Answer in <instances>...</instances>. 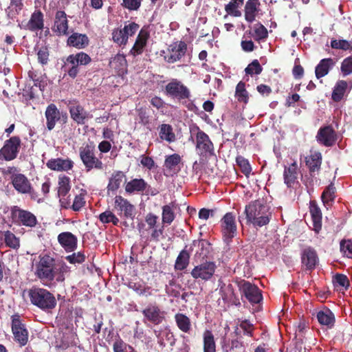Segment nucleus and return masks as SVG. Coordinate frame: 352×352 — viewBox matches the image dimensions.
<instances>
[{
	"mask_svg": "<svg viewBox=\"0 0 352 352\" xmlns=\"http://www.w3.org/2000/svg\"><path fill=\"white\" fill-rule=\"evenodd\" d=\"M246 223L254 228H261L269 224L272 213L270 206L261 200L251 201L245 206Z\"/></svg>",
	"mask_w": 352,
	"mask_h": 352,
	"instance_id": "f257e3e1",
	"label": "nucleus"
},
{
	"mask_svg": "<svg viewBox=\"0 0 352 352\" xmlns=\"http://www.w3.org/2000/svg\"><path fill=\"white\" fill-rule=\"evenodd\" d=\"M91 57L86 53L80 52L75 54L68 56L64 62L63 67L67 74L72 78L77 76L79 72V67L87 65L91 63Z\"/></svg>",
	"mask_w": 352,
	"mask_h": 352,
	"instance_id": "f03ea898",
	"label": "nucleus"
},
{
	"mask_svg": "<svg viewBox=\"0 0 352 352\" xmlns=\"http://www.w3.org/2000/svg\"><path fill=\"white\" fill-rule=\"evenodd\" d=\"M164 93L168 97L178 101L189 100L191 97L190 89L177 78L171 79L166 85Z\"/></svg>",
	"mask_w": 352,
	"mask_h": 352,
	"instance_id": "7ed1b4c3",
	"label": "nucleus"
},
{
	"mask_svg": "<svg viewBox=\"0 0 352 352\" xmlns=\"http://www.w3.org/2000/svg\"><path fill=\"white\" fill-rule=\"evenodd\" d=\"M220 227L223 241L227 244L230 243L237 234L234 214L230 212L226 213L220 221Z\"/></svg>",
	"mask_w": 352,
	"mask_h": 352,
	"instance_id": "20e7f679",
	"label": "nucleus"
},
{
	"mask_svg": "<svg viewBox=\"0 0 352 352\" xmlns=\"http://www.w3.org/2000/svg\"><path fill=\"white\" fill-rule=\"evenodd\" d=\"M94 146L87 144L81 146L79 149V155L87 171L94 168L101 170L103 168V164L101 160L96 157Z\"/></svg>",
	"mask_w": 352,
	"mask_h": 352,
	"instance_id": "39448f33",
	"label": "nucleus"
},
{
	"mask_svg": "<svg viewBox=\"0 0 352 352\" xmlns=\"http://www.w3.org/2000/svg\"><path fill=\"white\" fill-rule=\"evenodd\" d=\"M196 133V149L200 156L207 157L214 155V145L209 136L198 126Z\"/></svg>",
	"mask_w": 352,
	"mask_h": 352,
	"instance_id": "423d86ee",
	"label": "nucleus"
},
{
	"mask_svg": "<svg viewBox=\"0 0 352 352\" xmlns=\"http://www.w3.org/2000/svg\"><path fill=\"white\" fill-rule=\"evenodd\" d=\"M64 263L61 261L55 260L45 255V280H52L57 276L58 281L63 280V270L64 268Z\"/></svg>",
	"mask_w": 352,
	"mask_h": 352,
	"instance_id": "0eeeda50",
	"label": "nucleus"
},
{
	"mask_svg": "<svg viewBox=\"0 0 352 352\" xmlns=\"http://www.w3.org/2000/svg\"><path fill=\"white\" fill-rule=\"evenodd\" d=\"M217 265L213 261L205 262L195 266L190 274L195 279H201L202 280H208L214 275Z\"/></svg>",
	"mask_w": 352,
	"mask_h": 352,
	"instance_id": "6e6552de",
	"label": "nucleus"
},
{
	"mask_svg": "<svg viewBox=\"0 0 352 352\" xmlns=\"http://www.w3.org/2000/svg\"><path fill=\"white\" fill-rule=\"evenodd\" d=\"M21 140L18 136H13L5 142L0 150V155L6 161L14 160L19 151Z\"/></svg>",
	"mask_w": 352,
	"mask_h": 352,
	"instance_id": "1a4fd4ad",
	"label": "nucleus"
},
{
	"mask_svg": "<svg viewBox=\"0 0 352 352\" xmlns=\"http://www.w3.org/2000/svg\"><path fill=\"white\" fill-rule=\"evenodd\" d=\"M167 50L168 54L164 56V60L168 63H174L184 56L187 44L183 41L174 42L169 45Z\"/></svg>",
	"mask_w": 352,
	"mask_h": 352,
	"instance_id": "9d476101",
	"label": "nucleus"
},
{
	"mask_svg": "<svg viewBox=\"0 0 352 352\" xmlns=\"http://www.w3.org/2000/svg\"><path fill=\"white\" fill-rule=\"evenodd\" d=\"M12 331L14 338L21 346H25L28 340V332L25 328L24 324L21 323L19 315L12 316Z\"/></svg>",
	"mask_w": 352,
	"mask_h": 352,
	"instance_id": "9b49d317",
	"label": "nucleus"
},
{
	"mask_svg": "<svg viewBox=\"0 0 352 352\" xmlns=\"http://www.w3.org/2000/svg\"><path fill=\"white\" fill-rule=\"evenodd\" d=\"M240 290L252 305L260 303L263 300V296L258 287L248 281L243 280L241 283Z\"/></svg>",
	"mask_w": 352,
	"mask_h": 352,
	"instance_id": "f8f14e48",
	"label": "nucleus"
},
{
	"mask_svg": "<svg viewBox=\"0 0 352 352\" xmlns=\"http://www.w3.org/2000/svg\"><path fill=\"white\" fill-rule=\"evenodd\" d=\"M316 138L320 144L331 147L337 140V134L331 125H327L319 129Z\"/></svg>",
	"mask_w": 352,
	"mask_h": 352,
	"instance_id": "ddd939ff",
	"label": "nucleus"
},
{
	"mask_svg": "<svg viewBox=\"0 0 352 352\" xmlns=\"http://www.w3.org/2000/svg\"><path fill=\"white\" fill-rule=\"evenodd\" d=\"M28 74L30 78L34 82L30 89V98L34 99L39 98L40 96L43 97V76L41 74H38L36 71L34 69L30 71Z\"/></svg>",
	"mask_w": 352,
	"mask_h": 352,
	"instance_id": "4468645a",
	"label": "nucleus"
},
{
	"mask_svg": "<svg viewBox=\"0 0 352 352\" xmlns=\"http://www.w3.org/2000/svg\"><path fill=\"white\" fill-rule=\"evenodd\" d=\"M114 208L118 214H123L125 219H133L135 206L121 195H116L114 199Z\"/></svg>",
	"mask_w": 352,
	"mask_h": 352,
	"instance_id": "2eb2a0df",
	"label": "nucleus"
},
{
	"mask_svg": "<svg viewBox=\"0 0 352 352\" xmlns=\"http://www.w3.org/2000/svg\"><path fill=\"white\" fill-rule=\"evenodd\" d=\"M322 160V154L319 151L312 152L310 151V154L305 157V164L311 177H315L316 175H318L321 168Z\"/></svg>",
	"mask_w": 352,
	"mask_h": 352,
	"instance_id": "dca6fc26",
	"label": "nucleus"
},
{
	"mask_svg": "<svg viewBox=\"0 0 352 352\" xmlns=\"http://www.w3.org/2000/svg\"><path fill=\"white\" fill-rule=\"evenodd\" d=\"M12 217L17 220L19 223L29 227H33L36 224V217L30 212L21 210L14 206L12 210Z\"/></svg>",
	"mask_w": 352,
	"mask_h": 352,
	"instance_id": "f3484780",
	"label": "nucleus"
},
{
	"mask_svg": "<svg viewBox=\"0 0 352 352\" xmlns=\"http://www.w3.org/2000/svg\"><path fill=\"white\" fill-rule=\"evenodd\" d=\"M69 111L72 119L78 124H84L87 119L92 118V115L76 102L69 103Z\"/></svg>",
	"mask_w": 352,
	"mask_h": 352,
	"instance_id": "a211bd4d",
	"label": "nucleus"
},
{
	"mask_svg": "<svg viewBox=\"0 0 352 352\" xmlns=\"http://www.w3.org/2000/svg\"><path fill=\"white\" fill-rule=\"evenodd\" d=\"M301 262L307 270L311 271L315 269L318 263V257L314 248L307 247L302 251Z\"/></svg>",
	"mask_w": 352,
	"mask_h": 352,
	"instance_id": "6ab92c4d",
	"label": "nucleus"
},
{
	"mask_svg": "<svg viewBox=\"0 0 352 352\" xmlns=\"http://www.w3.org/2000/svg\"><path fill=\"white\" fill-rule=\"evenodd\" d=\"M298 164L294 162L289 166H285L283 172L284 183L287 188H292L296 184H298Z\"/></svg>",
	"mask_w": 352,
	"mask_h": 352,
	"instance_id": "aec40b11",
	"label": "nucleus"
},
{
	"mask_svg": "<svg viewBox=\"0 0 352 352\" xmlns=\"http://www.w3.org/2000/svg\"><path fill=\"white\" fill-rule=\"evenodd\" d=\"M58 241L67 252H72L77 248L78 239L69 232H64L59 234Z\"/></svg>",
	"mask_w": 352,
	"mask_h": 352,
	"instance_id": "412c9836",
	"label": "nucleus"
},
{
	"mask_svg": "<svg viewBox=\"0 0 352 352\" xmlns=\"http://www.w3.org/2000/svg\"><path fill=\"white\" fill-rule=\"evenodd\" d=\"M259 0H248L244 8L245 19L248 23H252L261 11Z\"/></svg>",
	"mask_w": 352,
	"mask_h": 352,
	"instance_id": "4be33fe9",
	"label": "nucleus"
},
{
	"mask_svg": "<svg viewBox=\"0 0 352 352\" xmlns=\"http://www.w3.org/2000/svg\"><path fill=\"white\" fill-rule=\"evenodd\" d=\"M14 189L19 193L26 194L31 191V184L28 179L20 173L11 177Z\"/></svg>",
	"mask_w": 352,
	"mask_h": 352,
	"instance_id": "5701e85b",
	"label": "nucleus"
},
{
	"mask_svg": "<svg viewBox=\"0 0 352 352\" xmlns=\"http://www.w3.org/2000/svg\"><path fill=\"white\" fill-rule=\"evenodd\" d=\"M47 166L53 170L68 171L74 167V162L69 158H56L48 160Z\"/></svg>",
	"mask_w": 352,
	"mask_h": 352,
	"instance_id": "b1692460",
	"label": "nucleus"
},
{
	"mask_svg": "<svg viewBox=\"0 0 352 352\" xmlns=\"http://www.w3.org/2000/svg\"><path fill=\"white\" fill-rule=\"evenodd\" d=\"M53 30L60 35L68 34V21L64 11L58 10L56 12Z\"/></svg>",
	"mask_w": 352,
	"mask_h": 352,
	"instance_id": "393cba45",
	"label": "nucleus"
},
{
	"mask_svg": "<svg viewBox=\"0 0 352 352\" xmlns=\"http://www.w3.org/2000/svg\"><path fill=\"white\" fill-rule=\"evenodd\" d=\"M149 38V33L147 30L144 29H142L137 38L136 41L130 51V53L135 56L137 55H140L143 52V50L146 45L147 41Z\"/></svg>",
	"mask_w": 352,
	"mask_h": 352,
	"instance_id": "a878e982",
	"label": "nucleus"
},
{
	"mask_svg": "<svg viewBox=\"0 0 352 352\" xmlns=\"http://www.w3.org/2000/svg\"><path fill=\"white\" fill-rule=\"evenodd\" d=\"M45 118L47 119V127L48 130H52L56 123L61 120V114L56 106L50 104L45 110Z\"/></svg>",
	"mask_w": 352,
	"mask_h": 352,
	"instance_id": "bb28decb",
	"label": "nucleus"
},
{
	"mask_svg": "<svg viewBox=\"0 0 352 352\" xmlns=\"http://www.w3.org/2000/svg\"><path fill=\"white\" fill-rule=\"evenodd\" d=\"M309 212L313 222V229L316 233H319L322 228V212L316 201H310Z\"/></svg>",
	"mask_w": 352,
	"mask_h": 352,
	"instance_id": "cd10ccee",
	"label": "nucleus"
},
{
	"mask_svg": "<svg viewBox=\"0 0 352 352\" xmlns=\"http://www.w3.org/2000/svg\"><path fill=\"white\" fill-rule=\"evenodd\" d=\"M182 160V157L177 153L166 155L164 163V170L169 174L177 173L180 170L179 165Z\"/></svg>",
	"mask_w": 352,
	"mask_h": 352,
	"instance_id": "c85d7f7f",
	"label": "nucleus"
},
{
	"mask_svg": "<svg viewBox=\"0 0 352 352\" xmlns=\"http://www.w3.org/2000/svg\"><path fill=\"white\" fill-rule=\"evenodd\" d=\"M89 40L86 34L76 32L68 37L67 44L77 49H83L89 45Z\"/></svg>",
	"mask_w": 352,
	"mask_h": 352,
	"instance_id": "c756f323",
	"label": "nucleus"
},
{
	"mask_svg": "<svg viewBox=\"0 0 352 352\" xmlns=\"http://www.w3.org/2000/svg\"><path fill=\"white\" fill-rule=\"evenodd\" d=\"M192 250H193L191 246L188 248V245H186L185 248L179 252L175 263V268L177 270L182 271L188 267L190 257V254Z\"/></svg>",
	"mask_w": 352,
	"mask_h": 352,
	"instance_id": "7c9ffc66",
	"label": "nucleus"
},
{
	"mask_svg": "<svg viewBox=\"0 0 352 352\" xmlns=\"http://www.w3.org/2000/svg\"><path fill=\"white\" fill-rule=\"evenodd\" d=\"M43 28V14L39 10H35L31 15L25 29L34 32L42 30Z\"/></svg>",
	"mask_w": 352,
	"mask_h": 352,
	"instance_id": "2f4dec72",
	"label": "nucleus"
},
{
	"mask_svg": "<svg viewBox=\"0 0 352 352\" xmlns=\"http://www.w3.org/2000/svg\"><path fill=\"white\" fill-rule=\"evenodd\" d=\"M32 303L39 308H44V289L32 287L28 291Z\"/></svg>",
	"mask_w": 352,
	"mask_h": 352,
	"instance_id": "473e14b6",
	"label": "nucleus"
},
{
	"mask_svg": "<svg viewBox=\"0 0 352 352\" xmlns=\"http://www.w3.org/2000/svg\"><path fill=\"white\" fill-rule=\"evenodd\" d=\"M148 184L143 179H133L129 182L125 186V190L129 194H132L135 192H143Z\"/></svg>",
	"mask_w": 352,
	"mask_h": 352,
	"instance_id": "72a5a7b5",
	"label": "nucleus"
},
{
	"mask_svg": "<svg viewBox=\"0 0 352 352\" xmlns=\"http://www.w3.org/2000/svg\"><path fill=\"white\" fill-rule=\"evenodd\" d=\"M334 65V61L332 58H323L322 59L318 65L316 67L315 74L318 79L326 76L331 67Z\"/></svg>",
	"mask_w": 352,
	"mask_h": 352,
	"instance_id": "f704fd0d",
	"label": "nucleus"
},
{
	"mask_svg": "<svg viewBox=\"0 0 352 352\" xmlns=\"http://www.w3.org/2000/svg\"><path fill=\"white\" fill-rule=\"evenodd\" d=\"M211 244L205 239L194 240L191 244V247H197L198 250L196 252V255L204 258L207 257L210 252Z\"/></svg>",
	"mask_w": 352,
	"mask_h": 352,
	"instance_id": "c9c22d12",
	"label": "nucleus"
},
{
	"mask_svg": "<svg viewBox=\"0 0 352 352\" xmlns=\"http://www.w3.org/2000/svg\"><path fill=\"white\" fill-rule=\"evenodd\" d=\"M317 319L322 325L332 327L335 322V316L331 311V309H320L317 313Z\"/></svg>",
	"mask_w": 352,
	"mask_h": 352,
	"instance_id": "e433bc0d",
	"label": "nucleus"
},
{
	"mask_svg": "<svg viewBox=\"0 0 352 352\" xmlns=\"http://www.w3.org/2000/svg\"><path fill=\"white\" fill-rule=\"evenodd\" d=\"M124 177L125 175L122 171H115L109 178V184L107 185L108 191H116L120 187L122 179Z\"/></svg>",
	"mask_w": 352,
	"mask_h": 352,
	"instance_id": "4c0bfd02",
	"label": "nucleus"
},
{
	"mask_svg": "<svg viewBox=\"0 0 352 352\" xmlns=\"http://www.w3.org/2000/svg\"><path fill=\"white\" fill-rule=\"evenodd\" d=\"M245 34L252 36L255 41H260L264 40L268 36L267 28L261 23H258L254 25V32L251 30L246 31Z\"/></svg>",
	"mask_w": 352,
	"mask_h": 352,
	"instance_id": "58836bf2",
	"label": "nucleus"
},
{
	"mask_svg": "<svg viewBox=\"0 0 352 352\" xmlns=\"http://www.w3.org/2000/svg\"><path fill=\"white\" fill-rule=\"evenodd\" d=\"M204 352H216V344L211 331L206 330L203 335Z\"/></svg>",
	"mask_w": 352,
	"mask_h": 352,
	"instance_id": "ea45409f",
	"label": "nucleus"
},
{
	"mask_svg": "<svg viewBox=\"0 0 352 352\" xmlns=\"http://www.w3.org/2000/svg\"><path fill=\"white\" fill-rule=\"evenodd\" d=\"M32 270L38 278H44V256L42 254L33 258Z\"/></svg>",
	"mask_w": 352,
	"mask_h": 352,
	"instance_id": "a19ab883",
	"label": "nucleus"
},
{
	"mask_svg": "<svg viewBox=\"0 0 352 352\" xmlns=\"http://www.w3.org/2000/svg\"><path fill=\"white\" fill-rule=\"evenodd\" d=\"M160 309H143L144 317L151 322L158 324L162 322L164 319V315L161 313Z\"/></svg>",
	"mask_w": 352,
	"mask_h": 352,
	"instance_id": "79ce46f5",
	"label": "nucleus"
},
{
	"mask_svg": "<svg viewBox=\"0 0 352 352\" xmlns=\"http://www.w3.org/2000/svg\"><path fill=\"white\" fill-rule=\"evenodd\" d=\"M244 0H231L225 6V10L227 15H231L235 17L241 16V12L239 10V7L243 3Z\"/></svg>",
	"mask_w": 352,
	"mask_h": 352,
	"instance_id": "37998d69",
	"label": "nucleus"
},
{
	"mask_svg": "<svg viewBox=\"0 0 352 352\" xmlns=\"http://www.w3.org/2000/svg\"><path fill=\"white\" fill-rule=\"evenodd\" d=\"M71 189L70 179L66 175H60L58 177V195L60 197H64Z\"/></svg>",
	"mask_w": 352,
	"mask_h": 352,
	"instance_id": "c03bdc74",
	"label": "nucleus"
},
{
	"mask_svg": "<svg viewBox=\"0 0 352 352\" xmlns=\"http://www.w3.org/2000/svg\"><path fill=\"white\" fill-rule=\"evenodd\" d=\"M347 88V83L344 80H339L337 82L332 93V99L335 102L340 101Z\"/></svg>",
	"mask_w": 352,
	"mask_h": 352,
	"instance_id": "a18cd8bd",
	"label": "nucleus"
},
{
	"mask_svg": "<svg viewBox=\"0 0 352 352\" xmlns=\"http://www.w3.org/2000/svg\"><path fill=\"white\" fill-rule=\"evenodd\" d=\"M160 137L168 142L175 140V135L173 131V128L170 124H162L160 127Z\"/></svg>",
	"mask_w": 352,
	"mask_h": 352,
	"instance_id": "49530a36",
	"label": "nucleus"
},
{
	"mask_svg": "<svg viewBox=\"0 0 352 352\" xmlns=\"http://www.w3.org/2000/svg\"><path fill=\"white\" fill-rule=\"evenodd\" d=\"M235 97L239 102H243L247 104L249 100V94L245 89V83L243 81H240L235 90Z\"/></svg>",
	"mask_w": 352,
	"mask_h": 352,
	"instance_id": "de8ad7c7",
	"label": "nucleus"
},
{
	"mask_svg": "<svg viewBox=\"0 0 352 352\" xmlns=\"http://www.w3.org/2000/svg\"><path fill=\"white\" fill-rule=\"evenodd\" d=\"M173 206V204H171L162 207V220L164 224L170 225L174 221L175 214Z\"/></svg>",
	"mask_w": 352,
	"mask_h": 352,
	"instance_id": "09e8293b",
	"label": "nucleus"
},
{
	"mask_svg": "<svg viewBox=\"0 0 352 352\" xmlns=\"http://www.w3.org/2000/svg\"><path fill=\"white\" fill-rule=\"evenodd\" d=\"M175 321L178 328L183 332L187 333L190 331L191 323L190 319L185 315L177 314L175 315Z\"/></svg>",
	"mask_w": 352,
	"mask_h": 352,
	"instance_id": "8fccbe9b",
	"label": "nucleus"
},
{
	"mask_svg": "<svg viewBox=\"0 0 352 352\" xmlns=\"http://www.w3.org/2000/svg\"><path fill=\"white\" fill-rule=\"evenodd\" d=\"M336 189L333 183H331L324 190L321 195V199L324 204H328L329 201H333L336 198Z\"/></svg>",
	"mask_w": 352,
	"mask_h": 352,
	"instance_id": "3c124183",
	"label": "nucleus"
},
{
	"mask_svg": "<svg viewBox=\"0 0 352 352\" xmlns=\"http://www.w3.org/2000/svg\"><path fill=\"white\" fill-rule=\"evenodd\" d=\"M334 286L340 289H347L349 285L348 277L342 274H336L333 278Z\"/></svg>",
	"mask_w": 352,
	"mask_h": 352,
	"instance_id": "603ef678",
	"label": "nucleus"
},
{
	"mask_svg": "<svg viewBox=\"0 0 352 352\" xmlns=\"http://www.w3.org/2000/svg\"><path fill=\"white\" fill-rule=\"evenodd\" d=\"M331 47L336 50H342L344 51L352 50V41L344 39H332L331 41Z\"/></svg>",
	"mask_w": 352,
	"mask_h": 352,
	"instance_id": "864d4df0",
	"label": "nucleus"
},
{
	"mask_svg": "<svg viewBox=\"0 0 352 352\" xmlns=\"http://www.w3.org/2000/svg\"><path fill=\"white\" fill-rule=\"evenodd\" d=\"M236 164L239 166L241 172L248 177L252 171L251 166L247 159L241 155H238L236 157Z\"/></svg>",
	"mask_w": 352,
	"mask_h": 352,
	"instance_id": "5fc2aeb1",
	"label": "nucleus"
},
{
	"mask_svg": "<svg viewBox=\"0 0 352 352\" xmlns=\"http://www.w3.org/2000/svg\"><path fill=\"white\" fill-rule=\"evenodd\" d=\"M100 221L103 223H112L114 226H118L119 223L118 218L110 210H106L99 215Z\"/></svg>",
	"mask_w": 352,
	"mask_h": 352,
	"instance_id": "6e6d98bb",
	"label": "nucleus"
},
{
	"mask_svg": "<svg viewBox=\"0 0 352 352\" xmlns=\"http://www.w3.org/2000/svg\"><path fill=\"white\" fill-rule=\"evenodd\" d=\"M4 241L8 247L16 249L19 247V240L10 231H6L4 233Z\"/></svg>",
	"mask_w": 352,
	"mask_h": 352,
	"instance_id": "4d7b16f0",
	"label": "nucleus"
},
{
	"mask_svg": "<svg viewBox=\"0 0 352 352\" xmlns=\"http://www.w3.org/2000/svg\"><path fill=\"white\" fill-rule=\"evenodd\" d=\"M112 38L115 43L119 45H126L128 41L127 35L123 29H116L113 31Z\"/></svg>",
	"mask_w": 352,
	"mask_h": 352,
	"instance_id": "13d9d810",
	"label": "nucleus"
},
{
	"mask_svg": "<svg viewBox=\"0 0 352 352\" xmlns=\"http://www.w3.org/2000/svg\"><path fill=\"white\" fill-rule=\"evenodd\" d=\"M138 116L140 120L139 122L144 126H146L150 124V115L148 110L146 107H140L136 109Z\"/></svg>",
	"mask_w": 352,
	"mask_h": 352,
	"instance_id": "bf43d9fd",
	"label": "nucleus"
},
{
	"mask_svg": "<svg viewBox=\"0 0 352 352\" xmlns=\"http://www.w3.org/2000/svg\"><path fill=\"white\" fill-rule=\"evenodd\" d=\"M263 71V67L260 65L258 60L255 59L250 63L245 69L246 74L252 76L254 74H260Z\"/></svg>",
	"mask_w": 352,
	"mask_h": 352,
	"instance_id": "052dcab7",
	"label": "nucleus"
},
{
	"mask_svg": "<svg viewBox=\"0 0 352 352\" xmlns=\"http://www.w3.org/2000/svg\"><path fill=\"white\" fill-rule=\"evenodd\" d=\"M142 0H122L121 6L129 11H138L141 7Z\"/></svg>",
	"mask_w": 352,
	"mask_h": 352,
	"instance_id": "680f3d73",
	"label": "nucleus"
},
{
	"mask_svg": "<svg viewBox=\"0 0 352 352\" xmlns=\"http://www.w3.org/2000/svg\"><path fill=\"white\" fill-rule=\"evenodd\" d=\"M341 72L344 76L352 74V56H349L343 60L341 63Z\"/></svg>",
	"mask_w": 352,
	"mask_h": 352,
	"instance_id": "e2e57ef3",
	"label": "nucleus"
},
{
	"mask_svg": "<svg viewBox=\"0 0 352 352\" xmlns=\"http://www.w3.org/2000/svg\"><path fill=\"white\" fill-rule=\"evenodd\" d=\"M225 352H244L243 342L238 340H232L228 348L225 349Z\"/></svg>",
	"mask_w": 352,
	"mask_h": 352,
	"instance_id": "0e129e2a",
	"label": "nucleus"
},
{
	"mask_svg": "<svg viewBox=\"0 0 352 352\" xmlns=\"http://www.w3.org/2000/svg\"><path fill=\"white\" fill-rule=\"evenodd\" d=\"M340 250L348 258H352V239L342 241L340 242Z\"/></svg>",
	"mask_w": 352,
	"mask_h": 352,
	"instance_id": "69168bd1",
	"label": "nucleus"
},
{
	"mask_svg": "<svg viewBox=\"0 0 352 352\" xmlns=\"http://www.w3.org/2000/svg\"><path fill=\"white\" fill-rule=\"evenodd\" d=\"M65 258L72 264L82 263L85 260V256L79 252L78 253H73L72 254L66 256Z\"/></svg>",
	"mask_w": 352,
	"mask_h": 352,
	"instance_id": "338daca9",
	"label": "nucleus"
},
{
	"mask_svg": "<svg viewBox=\"0 0 352 352\" xmlns=\"http://www.w3.org/2000/svg\"><path fill=\"white\" fill-rule=\"evenodd\" d=\"M128 346L129 344L119 338L113 343V349L114 352H128Z\"/></svg>",
	"mask_w": 352,
	"mask_h": 352,
	"instance_id": "774afa93",
	"label": "nucleus"
}]
</instances>
